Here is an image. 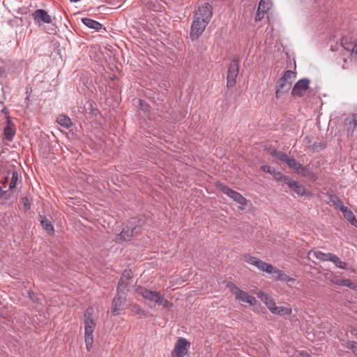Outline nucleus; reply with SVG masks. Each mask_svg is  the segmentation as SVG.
<instances>
[{"instance_id": "f257e3e1", "label": "nucleus", "mask_w": 357, "mask_h": 357, "mask_svg": "<svg viewBox=\"0 0 357 357\" xmlns=\"http://www.w3.org/2000/svg\"><path fill=\"white\" fill-rule=\"evenodd\" d=\"M136 292L145 300L153 303L155 305L157 304L166 309L172 307V303L169 302L168 300L158 291L139 286L136 288Z\"/></svg>"}, {"instance_id": "f03ea898", "label": "nucleus", "mask_w": 357, "mask_h": 357, "mask_svg": "<svg viewBox=\"0 0 357 357\" xmlns=\"http://www.w3.org/2000/svg\"><path fill=\"white\" fill-rule=\"evenodd\" d=\"M94 310L93 307H88L84 314V338L86 347L88 351L92 348L93 343V333L96 328V324L93 317Z\"/></svg>"}, {"instance_id": "7ed1b4c3", "label": "nucleus", "mask_w": 357, "mask_h": 357, "mask_svg": "<svg viewBox=\"0 0 357 357\" xmlns=\"http://www.w3.org/2000/svg\"><path fill=\"white\" fill-rule=\"evenodd\" d=\"M141 230L142 225L139 222L137 221V220L133 219L116 236L115 241L119 243L130 241L135 236L140 233Z\"/></svg>"}, {"instance_id": "20e7f679", "label": "nucleus", "mask_w": 357, "mask_h": 357, "mask_svg": "<svg viewBox=\"0 0 357 357\" xmlns=\"http://www.w3.org/2000/svg\"><path fill=\"white\" fill-rule=\"evenodd\" d=\"M212 16L213 6L208 3H204L198 7L197 10L194 13L193 17L206 24H209Z\"/></svg>"}, {"instance_id": "39448f33", "label": "nucleus", "mask_w": 357, "mask_h": 357, "mask_svg": "<svg viewBox=\"0 0 357 357\" xmlns=\"http://www.w3.org/2000/svg\"><path fill=\"white\" fill-rule=\"evenodd\" d=\"M229 287L230 291L234 295L236 299L243 303H248L251 305L256 304L257 300L254 296L249 295L247 292L241 289L236 284L231 283L229 284Z\"/></svg>"}, {"instance_id": "423d86ee", "label": "nucleus", "mask_w": 357, "mask_h": 357, "mask_svg": "<svg viewBox=\"0 0 357 357\" xmlns=\"http://www.w3.org/2000/svg\"><path fill=\"white\" fill-rule=\"evenodd\" d=\"M219 189L231 199H232L234 202L240 204L239 209L243 210L244 206L247 204V199L239 192L236 190H232L229 187L225 185L220 184L219 185Z\"/></svg>"}, {"instance_id": "0eeeda50", "label": "nucleus", "mask_w": 357, "mask_h": 357, "mask_svg": "<svg viewBox=\"0 0 357 357\" xmlns=\"http://www.w3.org/2000/svg\"><path fill=\"white\" fill-rule=\"evenodd\" d=\"M239 72V60L234 59L231 60L227 73V87H232L236 84V77Z\"/></svg>"}, {"instance_id": "6e6552de", "label": "nucleus", "mask_w": 357, "mask_h": 357, "mask_svg": "<svg viewBox=\"0 0 357 357\" xmlns=\"http://www.w3.org/2000/svg\"><path fill=\"white\" fill-rule=\"evenodd\" d=\"M208 24L203 22L198 19L193 17V21L190 27V37L192 41L198 40V38L202 35L206 26Z\"/></svg>"}, {"instance_id": "1a4fd4ad", "label": "nucleus", "mask_w": 357, "mask_h": 357, "mask_svg": "<svg viewBox=\"0 0 357 357\" xmlns=\"http://www.w3.org/2000/svg\"><path fill=\"white\" fill-rule=\"evenodd\" d=\"M190 342L184 337H179L172 353V357H183L190 347Z\"/></svg>"}, {"instance_id": "9d476101", "label": "nucleus", "mask_w": 357, "mask_h": 357, "mask_svg": "<svg viewBox=\"0 0 357 357\" xmlns=\"http://www.w3.org/2000/svg\"><path fill=\"white\" fill-rule=\"evenodd\" d=\"M310 79L307 78H302L299 79L294 86L291 95L293 96L302 97L305 91L308 89Z\"/></svg>"}, {"instance_id": "9b49d317", "label": "nucleus", "mask_w": 357, "mask_h": 357, "mask_svg": "<svg viewBox=\"0 0 357 357\" xmlns=\"http://www.w3.org/2000/svg\"><path fill=\"white\" fill-rule=\"evenodd\" d=\"M127 296L117 291L112 303V313L114 316L120 314L121 305L126 302Z\"/></svg>"}, {"instance_id": "f8f14e48", "label": "nucleus", "mask_w": 357, "mask_h": 357, "mask_svg": "<svg viewBox=\"0 0 357 357\" xmlns=\"http://www.w3.org/2000/svg\"><path fill=\"white\" fill-rule=\"evenodd\" d=\"M32 17L35 22L40 24L41 22L50 24L52 22V17L45 10L37 9L32 13Z\"/></svg>"}, {"instance_id": "ddd939ff", "label": "nucleus", "mask_w": 357, "mask_h": 357, "mask_svg": "<svg viewBox=\"0 0 357 357\" xmlns=\"http://www.w3.org/2000/svg\"><path fill=\"white\" fill-rule=\"evenodd\" d=\"M341 45L348 52L357 54V43H353L349 38H342Z\"/></svg>"}, {"instance_id": "4468645a", "label": "nucleus", "mask_w": 357, "mask_h": 357, "mask_svg": "<svg viewBox=\"0 0 357 357\" xmlns=\"http://www.w3.org/2000/svg\"><path fill=\"white\" fill-rule=\"evenodd\" d=\"M257 296L265 303L271 312L273 311V308L275 306V303L271 297L261 291L257 293Z\"/></svg>"}, {"instance_id": "2eb2a0df", "label": "nucleus", "mask_w": 357, "mask_h": 357, "mask_svg": "<svg viewBox=\"0 0 357 357\" xmlns=\"http://www.w3.org/2000/svg\"><path fill=\"white\" fill-rule=\"evenodd\" d=\"M82 23L88 28L94 29L96 31H100L102 28V24L99 22L94 20L89 17H84L82 19Z\"/></svg>"}, {"instance_id": "dca6fc26", "label": "nucleus", "mask_w": 357, "mask_h": 357, "mask_svg": "<svg viewBox=\"0 0 357 357\" xmlns=\"http://www.w3.org/2000/svg\"><path fill=\"white\" fill-rule=\"evenodd\" d=\"M309 257H314L316 259L324 261H329V256H332V253H324L319 250H311L308 253Z\"/></svg>"}, {"instance_id": "f3484780", "label": "nucleus", "mask_w": 357, "mask_h": 357, "mask_svg": "<svg viewBox=\"0 0 357 357\" xmlns=\"http://www.w3.org/2000/svg\"><path fill=\"white\" fill-rule=\"evenodd\" d=\"M56 122L66 129L70 128L73 126V122L68 116L60 114L56 118Z\"/></svg>"}, {"instance_id": "a211bd4d", "label": "nucleus", "mask_w": 357, "mask_h": 357, "mask_svg": "<svg viewBox=\"0 0 357 357\" xmlns=\"http://www.w3.org/2000/svg\"><path fill=\"white\" fill-rule=\"evenodd\" d=\"M269 153L272 157L277 158L278 160L285 164L287 163L288 159L289 158L287 154L280 151H278L275 149L270 150Z\"/></svg>"}, {"instance_id": "6ab92c4d", "label": "nucleus", "mask_w": 357, "mask_h": 357, "mask_svg": "<svg viewBox=\"0 0 357 357\" xmlns=\"http://www.w3.org/2000/svg\"><path fill=\"white\" fill-rule=\"evenodd\" d=\"M40 224L43 226V229L48 234L54 233V226L52 224L51 221L47 218L45 216L40 215Z\"/></svg>"}, {"instance_id": "aec40b11", "label": "nucleus", "mask_w": 357, "mask_h": 357, "mask_svg": "<svg viewBox=\"0 0 357 357\" xmlns=\"http://www.w3.org/2000/svg\"><path fill=\"white\" fill-rule=\"evenodd\" d=\"M129 285H130L129 281L126 280L124 278H120V280L118 282L116 291L119 293H121V294L127 296V293L129 291V289H128Z\"/></svg>"}, {"instance_id": "412c9836", "label": "nucleus", "mask_w": 357, "mask_h": 357, "mask_svg": "<svg viewBox=\"0 0 357 357\" xmlns=\"http://www.w3.org/2000/svg\"><path fill=\"white\" fill-rule=\"evenodd\" d=\"M289 187L299 195H303L305 192L304 186L295 180L289 184Z\"/></svg>"}, {"instance_id": "4be33fe9", "label": "nucleus", "mask_w": 357, "mask_h": 357, "mask_svg": "<svg viewBox=\"0 0 357 357\" xmlns=\"http://www.w3.org/2000/svg\"><path fill=\"white\" fill-rule=\"evenodd\" d=\"M15 134V130L12 128V124L10 121L8 120L7 122V125L4 128V136L5 138L8 140L11 141Z\"/></svg>"}, {"instance_id": "5701e85b", "label": "nucleus", "mask_w": 357, "mask_h": 357, "mask_svg": "<svg viewBox=\"0 0 357 357\" xmlns=\"http://www.w3.org/2000/svg\"><path fill=\"white\" fill-rule=\"evenodd\" d=\"M272 275L278 280L280 281H289L290 278L288 275H287L284 271L279 270L278 268L275 267L274 271H273Z\"/></svg>"}, {"instance_id": "b1692460", "label": "nucleus", "mask_w": 357, "mask_h": 357, "mask_svg": "<svg viewBox=\"0 0 357 357\" xmlns=\"http://www.w3.org/2000/svg\"><path fill=\"white\" fill-rule=\"evenodd\" d=\"M329 261L333 262L337 268L341 269H346L347 264L340 259L337 255L333 254L332 256H329Z\"/></svg>"}, {"instance_id": "393cba45", "label": "nucleus", "mask_w": 357, "mask_h": 357, "mask_svg": "<svg viewBox=\"0 0 357 357\" xmlns=\"http://www.w3.org/2000/svg\"><path fill=\"white\" fill-rule=\"evenodd\" d=\"M271 312L274 314L277 315H284V314H290L291 313V308L290 307H285L283 306H275L273 308V311Z\"/></svg>"}, {"instance_id": "a878e982", "label": "nucleus", "mask_w": 357, "mask_h": 357, "mask_svg": "<svg viewBox=\"0 0 357 357\" xmlns=\"http://www.w3.org/2000/svg\"><path fill=\"white\" fill-rule=\"evenodd\" d=\"M271 6L272 3L271 0H261L258 6V9L259 11H261L262 14H265L271 9Z\"/></svg>"}, {"instance_id": "bb28decb", "label": "nucleus", "mask_w": 357, "mask_h": 357, "mask_svg": "<svg viewBox=\"0 0 357 357\" xmlns=\"http://www.w3.org/2000/svg\"><path fill=\"white\" fill-rule=\"evenodd\" d=\"M330 201L332 202L335 208L339 209L340 211L346 207L344 205L343 202L336 195L331 196Z\"/></svg>"}, {"instance_id": "cd10ccee", "label": "nucleus", "mask_w": 357, "mask_h": 357, "mask_svg": "<svg viewBox=\"0 0 357 357\" xmlns=\"http://www.w3.org/2000/svg\"><path fill=\"white\" fill-rule=\"evenodd\" d=\"M289 168H291L295 170L296 173L298 172L300 167H301V164L296 161L294 158H290L288 159L286 163Z\"/></svg>"}, {"instance_id": "c85d7f7f", "label": "nucleus", "mask_w": 357, "mask_h": 357, "mask_svg": "<svg viewBox=\"0 0 357 357\" xmlns=\"http://www.w3.org/2000/svg\"><path fill=\"white\" fill-rule=\"evenodd\" d=\"M275 179L278 181H281L284 184H287L289 186V183H291V182L294 181L293 178H290L289 176L283 175L280 172H277L275 175Z\"/></svg>"}, {"instance_id": "c756f323", "label": "nucleus", "mask_w": 357, "mask_h": 357, "mask_svg": "<svg viewBox=\"0 0 357 357\" xmlns=\"http://www.w3.org/2000/svg\"><path fill=\"white\" fill-rule=\"evenodd\" d=\"M297 174L310 178L314 176L312 170L309 167L303 165H301Z\"/></svg>"}, {"instance_id": "7c9ffc66", "label": "nucleus", "mask_w": 357, "mask_h": 357, "mask_svg": "<svg viewBox=\"0 0 357 357\" xmlns=\"http://www.w3.org/2000/svg\"><path fill=\"white\" fill-rule=\"evenodd\" d=\"M287 80H284L282 77L277 82L278 89L275 91L276 98L280 97V94L281 93L282 89L285 86Z\"/></svg>"}, {"instance_id": "2f4dec72", "label": "nucleus", "mask_w": 357, "mask_h": 357, "mask_svg": "<svg viewBox=\"0 0 357 357\" xmlns=\"http://www.w3.org/2000/svg\"><path fill=\"white\" fill-rule=\"evenodd\" d=\"M274 268L275 267L271 264H268L266 262H264L259 270L264 271L269 274H272L273 271H274Z\"/></svg>"}, {"instance_id": "473e14b6", "label": "nucleus", "mask_w": 357, "mask_h": 357, "mask_svg": "<svg viewBox=\"0 0 357 357\" xmlns=\"http://www.w3.org/2000/svg\"><path fill=\"white\" fill-rule=\"evenodd\" d=\"M342 212L344 217L349 221L350 220L354 219V215L353 212L349 209L347 206L341 211Z\"/></svg>"}, {"instance_id": "72a5a7b5", "label": "nucleus", "mask_w": 357, "mask_h": 357, "mask_svg": "<svg viewBox=\"0 0 357 357\" xmlns=\"http://www.w3.org/2000/svg\"><path fill=\"white\" fill-rule=\"evenodd\" d=\"M261 170L263 171L264 172L268 173L270 174H275V175H276V174H277L275 172V168L271 167V166L267 165H262L261 167Z\"/></svg>"}, {"instance_id": "f704fd0d", "label": "nucleus", "mask_w": 357, "mask_h": 357, "mask_svg": "<svg viewBox=\"0 0 357 357\" xmlns=\"http://www.w3.org/2000/svg\"><path fill=\"white\" fill-rule=\"evenodd\" d=\"M338 284L341 286L349 287L350 289H351L353 290H354V287L355 286V284L349 279L342 280L340 281V282Z\"/></svg>"}, {"instance_id": "c9c22d12", "label": "nucleus", "mask_w": 357, "mask_h": 357, "mask_svg": "<svg viewBox=\"0 0 357 357\" xmlns=\"http://www.w3.org/2000/svg\"><path fill=\"white\" fill-rule=\"evenodd\" d=\"M244 259H245V261L247 263H248V264H251V265H252V266H255L256 262H257V259H258V258H257V257H253V256H250V255H245L244 256Z\"/></svg>"}, {"instance_id": "e433bc0d", "label": "nucleus", "mask_w": 357, "mask_h": 357, "mask_svg": "<svg viewBox=\"0 0 357 357\" xmlns=\"http://www.w3.org/2000/svg\"><path fill=\"white\" fill-rule=\"evenodd\" d=\"M326 148V144L322 142H314L312 145V149L314 151L319 152Z\"/></svg>"}, {"instance_id": "4c0bfd02", "label": "nucleus", "mask_w": 357, "mask_h": 357, "mask_svg": "<svg viewBox=\"0 0 357 357\" xmlns=\"http://www.w3.org/2000/svg\"><path fill=\"white\" fill-rule=\"evenodd\" d=\"M294 76H295L294 73L292 70H288L284 72L282 78L284 79V80L288 81L289 79H291Z\"/></svg>"}, {"instance_id": "58836bf2", "label": "nucleus", "mask_w": 357, "mask_h": 357, "mask_svg": "<svg viewBox=\"0 0 357 357\" xmlns=\"http://www.w3.org/2000/svg\"><path fill=\"white\" fill-rule=\"evenodd\" d=\"M139 107L142 110H143L144 112H146L149 111V105L146 103L145 100H139Z\"/></svg>"}, {"instance_id": "ea45409f", "label": "nucleus", "mask_w": 357, "mask_h": 357, "mask_svg": "<svg viewBox=\"0 0 357 357\" xmlns=\"http://www.w3.org/2000/svg\"><path fill=\"white\" fill-rule=\"evenodd\" d=\"M347 347L354 352L357 350V342L355 341H348Z\"/></svg>"}, {"instance_id": "a19ab883", "label": "nucleus", "mask_w": 357, "mask_h": 357, "mask_svg": "<svg viewBox=\"0 0 357 357\" xmlns=\"http://www.w3.org/2000/svg\"><path fill=\"white\" fill-rule=\"evenodd\" d=\"M121 278H124L126 280L129 281L132 278L131 271L130 270H125Z\"/></svg>"}, {"instance_id": "79ce46f5", "label": "nucleus", "mask_w": 357, "mask_h": 357, "mask_svg": "<svg viewBox=\"0 0 357 357\" xmlns=\"http://www.w3.org/2000/svg\"><path fill=\"white\" fill-rule=\"evenodd\" d=\"M23 206L26 208V210H29L31 208V203L27 197H22V199Z\"/></svg>"}, {"instance_id": "37998d69", "label": "nucleus", "mask_w": 357, "mask_h": 357, "mask_svg": "<svg viewBox=\"0 0 357 357\" xmlns=\"http://www.w3.org/2000/svg\"><path fill=\"white\" fill-rule=\"evenodd\" d=\"M264 14L261 13V11H259L257 8V13L255 15V21H260L264 17Z\"/></svg>"}, {"instance_id": "c03bdc74", "label": "nucleus", "mask_w": 357, "mask_h": 357, "mask_svg": "<svg viewBox=\"0 0 357 357\" xmlns=\"http://www.w3.org/2000/svg\"><path fill=\"white\" fill-rule=\"evenodd\" d=\"M11 174H12V176H11V178H10V181L12 182H14V183H17V181L18 180V174H17V172H13L11 173Z\"/></svg>"}, {"instance_id": "a18cd8bd", "label": "nucleus", "mask_w": 357, "mask_h": 357, "mask_svg": "<svg viewBox=\"0 0 357 357\" xmlns=\"http://www.w3.org/2000/svg\"><path fill=\"white\" fill-rule=\"evenodd\" d=\"M351 124H353L354 128L357 126V114L353 116Z\"/></svg>"}, {"instance_id": "49530a36", "label": "nucleus", "mask_w": 357, "mask_h": 357, "mask_svg": "<svg viewBox=\"0 0 357 357\" xmlns=\"http://www.w3.org/2000/svg\"><path fill=\"white\" fill-rule=\"evenodd\" d=\"M8 176H6L4 178H1L0 179V183H1L2 184H4L6 182L8 181L10 173H8Z\"/></svg>"}, {"instance_id": "de8ad7c7", "label": "nucleus", "mask_w": 357, "mask_h": 357, "mask_svg": "<svg viewBox=\"0 0 357 357\" xmlns=\"http://www.w3.org/2000/svg\"><path fill=\"white\" fill-rule=\"evenodd\" d=\"M264 262V261H263L262 260L258 259L255 266L259 269Z\"/></svg>"}, {"instance_id": "09e8293b", "label": "nucleus", "mask_w": 357, "mask_h": 357, "mask_svg": "<svg viewBox=\"0 0 357 357\" xmlns=\"http://www.w3.org/2000/svg\"><path fill=\"white\" fill-rule=\"evenodd\" d=\"M16 187V183H14V182H12L11 181H10L9 183V187H8V189L10 190H12L13 189H14Z\"/></svg>"}, {"instance_id": "8fccbe9b", "label": "nucleus", "mask_w": 357, "mask_h": 357, "mask_svg": "<svg viewBox=\"0 0 357 357\" xmlns=\"http://www.w3.org/2000/svg\"><path fill=\"white\" fill-rule=\"evenodd\" d=\"M349 222H350L352 225H354V226H355V227H357V220H356V217H355V216H354V219H352V220H349Z\"/></svg>"}, {"instance_id": "3c124183", "label": "nucleus", "mask_w": 357, "mask_h": 357, "mask_svg": "<svg viewBox=\"0 0 357 357\" xmlns=\"http://www.w3.org/2000/svg\"><path fill=\"white\" fill-rule=\"evenodd\" d=\"M301 357H311V356L305 351H302L301 353Z\"/></svg>"}, {"instance_id": "603ef678", "label": "nucleus", "mask_w": 357, "mask_h": 357, "mask_svg": "<svg viewBox=\"0 0 357 357\" xmlns=\"http://www.w3.org/2000/svg\"><path fill=\"white\" fill-rule=\"evenodd\" d=\"M144 310H142L140 307H138V309L137 310V314H144Z\"/></svg>"}, {"instance_id": "864d4df0", "label": "nucleus", "mask_w": 357, "mask_h": 357, "mask_svg": "<svg viewBox=\"0 0 357 357\" xmlns=\"http://www.w3.org/2000/svg\"><path fill=\"white\" fill-rule=\"evenodd\" d=\"M5 192H6L3 191L2 188L0 186V197H1Z\"/></svg>"}, {"instance_id": "5fc2aeb1", "label": "nucleus", "mask_w": 357, "mask_h": 357, "mask_svg": "<svg viewBox=\"0 0 357 357\" xmlns=\"http://www.w3.org/2000/svg\"><path fill=\"white\" fill-rule=\"evenodd\" d=\"M81 0H70V2H74V3H77V2H79Z\"/></svg>"}, {"instance_id": "6e6d98bb", "label": "nucleus", "mask_w": 357, "mask_h": 357, "mask_svg": "<svg viewBox=\"0 0 357 357\" xmlns=\"http://www.w3.org/2000/svg\"><path fill=\"white\" fill-rule=\"evenodd\" d=\"M354 290L357 291V284H355V286L354 287Z\"/></svg>"}, {"instance_id": "4d7b16f0", "label": "nucleus", "mask_w": 357, "mask_h": 357, "mask_svg": "<svg viewBox=\"0 0 357 357\" xmlns=\"http://www.w3.org/2000/svg\"><path fill=\"white\" fill-rule=\"evenodd\" d=\"M354 354L356 356V357H357V350H356V351H355L354 352Z\"/></svg>"}, {"instance_id": "13d9d810", "label": "nucleus", "mask_w": 357, "mask_h": 357, "mask_svg": "<svg viewBox=\"0 0 357 357\" xmlns=\"http://www.w3.org/2000/svg\"><path fill=\"white\" fill-rule=\"evenodd\" d=\"M354 335H356V338H357V332L354 333Z\"/></svg>"}]
</instances>
